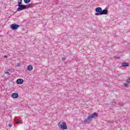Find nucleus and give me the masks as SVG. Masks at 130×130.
I'll return each mask as SVG.
<instances>
[{
    "instance_id": "39448f33",
    "label": "nucleus",
    "mask_w": 130,
    "mask_h": 130,
    "mask_svg": "<svg viewBox=\"0 0 130 130\" xmlns=\"http://www.w3.org/2000/svg\"><path fill=\"white\" fill-rule=\"evenodd\" d=\"M19 27L20 25L17 24L16 23H13L11 25V28L12 30H17V29H18V28H19Z\"/></svg>"
},
{
    "instance_id": "f257e3e1",
    "label": "nucleus",
    "mask_w": 130,
    "mask_h": 130,
    "mask_svg": "<svg viewBox=\"0 0 130 130\" xmlns=\"http://www.w3.org/2000/svg\"><path fill=\"white\" fill-rule=\"evenodd\" d=\"M96 117H98V113L94 112L87 117V119L84 121V123L85 124H89L91 123L92 119H93V118H96Z\"/></svg>"
},
{
    "instance_id": "f3484780",
    "label": "nucleus",
    "mask_w": 130,
    "mask_h": 130,
    "mask_svg": "<svg viewBox=\"0 0 130 130\" xmlns=\"http://www.w3.org/2000/svg\"><path fill=\"white\" fill-rule=\"evenodd\" d=\"M118 105H119L120 106H123V104H122V103H119L118 104Z\"/></svg>"
},
{
    "instance_id": "9b49d317",
    "label": "nucleus",
    "mask_w": 130,
    "mask_h": 130,
    "mask_svg": "<svg viewBox=\"0 0 130 130\" xmlns=\"http://www.w3.org/2000/svg\"><path fill=\"white\" fill-rule=\"evenodd\" d=\"M122 67H129V64L127 62H123L122 64Z\"/></svg>"
},
{
    "instance_id": "a211bd4d",
    "label": "nucleus",
    "mask_w": 130,
    "mask_h": 130,
    "mask_svg": "<svg viewBox=\"0 0 130 130\" xmlns=\"http://www.w3.org/2000/svg\"><path fill=\"white\" fill-rule=\"evenodd\" d=\"M124 87H127L128 86V84H127V83H124Z\"/></svg>"
},
{
    "instance_id": "412c9836",
    "label": "nucleus",
    "mask_w": 130,
    "mask_h": 130,
    "mask_svg": "<svg viewBox=\"0 0 130 130\" xmlns=\"http://www.w3.org/2000/svg\"><path fill=\"white\" fill-rule=\"evenodd\" d=\"M8 126L9 127H12V124H9Z\"/></svg>"
},
{
    "instance_id": "20e7f679",
    "label": "nucleus",
    "mask_w": 130,
    "mask_h": 130,
    "mask_svg": "<svg viewBox=\"0 0 130 130\" xmlns=\"http://www.w3.org/2000/svg\"><path fill=\"white\" fill-rule=\"evenodd\" d=\"M102 11V8L101 7H98L95 9V12L96 13H95V16H101V13Z\"/></svg>"
},
{
    "instance_id": "f8f14e48",
    "label": "nucleus",
    "mask_w": 130,
    "mask_h": 130,
    "mask_svg": "<svg viewBox=\"0 0 130 130\" xmlns=\"http://www.w3.org/2000/svg\"><path fill=\"white\" fill-rule=\"evenodd\" d=\"M22 2H23V0H19L18 1V5H17V6H19L20 5H22Z\"/></svg>"
},
{
    "instance_id": "9d476101",
    "label": "nucleus",
    "mask_w": 130,
    "mask_h": 130,
    "mask_svg": "<svg viewBox=\"0 0 130 130\" xmlns=\"http://www.w3.org/2000/svg\"><path fill=\"white\" fill-rule=\"evenodd\" d=\"M32 70H33V66H31V65H29L27 67V71H29V72L32 71Z\"/></svg>"
},
{
    "instance_id": "423d86ee",
    "label": "nucleus",
    "mask_w": 130,
    "mask_h": 130,
    "mask_svg": "<svg viewBox=\"0 0 130 130\" xmlns=\"http://www.w3.org/2000/svg\"><path fill=\"white\" fill-rule=\"evenodd\" d=\"M24 83V80L23 79L19 78L16 80V83L18 85H22Z\"/></svg>"
},
{
    "instance_id": "1a4fd4ad",
    "label": "nucleus",
    "mask_w": 130,
    "mask_h": 130,
    "mask_svg": "<svg viewBox=\"0 0 130 130\" xmlns=\"http://www.w3.org/2000/svg\"><path fill=\"white\" fill-rule=\"evenodd\" d=\"M26 6L27 7V9H28V8H32V7H35V6H36V4L30 3Z\"/></svg>"
},
{
    "instance_id": "5701e85b",
    "label": "nucleus",
    "mask_w": 130,
    "mask_h": 130,
    "mask_svg": "<svg viewBox=\"0 0 130 130\" xmlns=\"http://www.w3.org/2000/svg\"><path fill=\"white\" fill-rule=\"evenodd\" d=\"M116 58H120V57L119 56H116Z\"/></svg>"
},
{
    "instance_id": "6ab92c4d",
    "label": "nucleus",
    "mask_w": 130,
    "mask_h": 130,
    "mask_svg": "<svg viewBox=\"0 0 130 130\" xmlns=\"http://www.w3.org/2000/svg\"><path fill=\"white\" fill-rule=\"evenodd\" d=\"M66 58H67L66 57H63V58H62V60L63 61H64V60H66Z\"/></svg>"
},
{
    "instance_id": "6e6552de",
    "label": "nucleus",
    "mask_w": 130,
    "mask_h": 130,
    "mask_svg": "<svg viewBox=\"0 0 130 130\" xmlns=\"http://www.w3.org/2000/svg\"><path fill=\"white\" fill-rule=\"evenodd\" d=\"M107 14H108V11L107 10L104 9V10H102V9L101 15H107Z\"/></svg>"
},
{
    "instance_id": "ddd939ff",
    "label": "nucleus",
    "mask_w": 130,
    "mask_h": 130,
    "mask_svg": "<svg viewBox=\"0 0 130 130\" xmlns=\"http://www.w3.org/2000/svg\"><path fill=\"white\" fill-rule=\"evenodd\" d=\"M16 123H23V121H22L21 120H17L16 121Z\"/></svg>"
},
{
    "instance_id": "4468645a",
    "label": "nucleus",
    "mask_w": 130,
    "mask_h": 130,
    "mask_svg": "<svg viewBox=\"0 0 130 130\" xmlns=\"http://www.w3.org/2000/svg\"><path fill=\"white\" fill-rule=\"evenodd\" d=\"M31 2V0H24L25 4H29Z\"/></svg>"
},
{
    "instance_id": "f03ea898",
    "label": "nucleus",
    "mask_w": 130,
    "mask_h": 130,
    "mask_svg": "<svg viewBox=\"0 0 130 130\" xmlns=\"http://www.w3.org/2000/svg\"><path fill=\"white\" fill-rule=\"evenodd\" d=\"M58 127L60 129L64 130L68 129V126H67V123L66 122H59L58 123Z\"/></svg>"
},
{
    "instance_id": "dca6fc26",
    "label": "nucleus",
    "mask_w": 130,
    "mask_h": 130,
    "mask_svg": "<svg viewBox=\"0 0 130 130\" xmlns=\"http://www.w3.org/2000/svg\"><path fill=\"white\" fill-rule=\"evenodd\" d=\"M126 82L128 84H130V77H128V78L126 80Z\"/></svg>"
},
{
    "instance_id": "aec40b11",
    "label": "nucleus",
    "mask_w": 130,
    "mask_h": 130,
    "mask_svg": "<svg viewBox=\"0 0 130 130\" xmlns=\"http://www.w3.org/2000/svg\"><path fill=\"white\" fill-rule=\"evenodd\" d=\"M21 66V63H17L16 64V67H20Z\"/></svg>"
},
{
    "instance_id": "2eb2a0df",
    "label": "nucleus",
    "mask_w": 130,
    "mask_h": 130,
    "mask_svg": "<svg viewBox=\"0 0 130 130\" xmlns=\"http://www.w3.org/2000/svg\"><path fill=\"white\" fill-rule=\"evenodd\" d=\"M9 71H10V70H8L6 72L5 71V74H7V75H8V76H11V73H10V72H9Z\"/></svg>"
},
{
    "instance_id": "4be33fe9",
    "label": "nucleus",
    "mask_w": 130,
    "mask_h": 130,
    "mask_svg": "<svg viewBox=\"0 0 130 130\" xmlns=\"http://www.w3.org/2000/svg\"><path fill=\"white\" fill-rule=\"evenodd\" d=\"M4 57H5V58H7L8 57V56L5 55V56H4Z\"/></svg>"
},
{
    "instance_id": "0eeeda50",
    "label": "nucleus",
    "mask_w": 130,
    "mask_h": 130,
    "mask_svg": "<svg viewBox=\"0 0 130 130\" xmlns=\"http://www.w3.org/2000/svg\"><path fill=\"white\" fill-rule=\"evenodd\" d=\"M12 98H14L15 99H17V98H19V94L17 92L13 93L11 95Z\"/></svg>"
},
{
    "instance_id": "7ed1b4c3",
    "label": "nucleus",
    "mask_w": 130,
    "mask_h": 130,
    "mask_svg": "<svg viewBox=\"0 0 130 130\" xmlns=\"http://www.w3.org/2000/svg\"><path fill=\"white\" fill-rule=\"evenodd\" d=\"M17 7H18V8L17 9V12H20V11H23V10H26V9H27V5L23 4L17 5Z\"/></svg>"
}]
</instances>
